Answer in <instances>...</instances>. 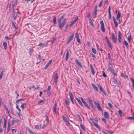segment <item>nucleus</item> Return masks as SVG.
Here are the masks:
<instances>
[{
  "label": "nucleus",
  "instance_id": "obj_17",
  "mask_svg": "<svg viewBox=\"0 0 134 134\" xmlns=\"http://www.w3.org/2000/svg\"><path fill=\"white\" fill-rule=\"evenodd\" d=\"M75 62L77 64H78V65L81 68H82V67L81 64V63L80 62L77 60H75Z\"/></svg>",
  "mask_w": 134,
  "mask_h": 134
},
{
  "label": "nucleus",
  "instance_id": "obj_7",
  "mask_svg": "<svg viewBox=\"0 0 134 134\" xmlns=\"http://www.w3.org/2000/svg\"><path fill=\"white\" fill-rule=\"evenodd\" d=\"M62 117L64 120L68 125H70V123L69 121L67 120L66 118L63 115H62Z\"/></svg>",
  "mask_w": 134,
  "mask_h": 134
},
{
  "label": "nucleus",
  "instance_id": "obj_8",
  "mask_svg": "<svg viewBox=\"0 0 134 134\" xmlns=\"http://www.w3.org/2000/svg\"><path fill=\"white\" fill-rule=\"evenodd\" d=\"M74 34L73 33L70 35L67 43V44H69V43H70V42L73 40L74 37Z\"/></svg>",
  "mask_w": 134,
  "mask_h": 134
},
{
  "label": "nucleus",
  "instance_id": "obj_36",
  "mask_svg": "<svg viewBox=\"0 0 134 134\" xmlns=\"http://www.w3.org/2000/svg\"><path fill=\"white\" fill-rule=\"evenodd\" d=\"M92 52L95 54H96L97 52L96 50L93 48H92Z\"/></svg>",
  "mask_w": 134,
  "mask_h": 134
},
{
  "label": "nucleus",
  "instance_id": "obj_46",
  "mask_svg": "<svg viewBox=\"0 0 134 134\" xmlns=\"http://www.w3.org/2000/svg\"><path fill=\"white\" fill-rule=\"evenodd\" d=\"M102 73H103V76L104 77H105L107 76V75L106 74H105V72L103 71H102Z\"/></svg>",
  "mask_w": 134,
  "mask_h": 134
},
{
  "label": "nucleus",
  "instance_id": "obj_60",
  "mask_svg": "<svg viewBox=\"0 0 134 134\" xmlns=\"http://www.w3.org/2000/svg\"><path fill=\"white\" fill-rule=\"evenodd\" d=\"M47 94L49 96L51 95V92L50 91H48L47 92Z\"/></svg>",
  "mask_w": 134,
  "mask_h": 134
},
{
  "label": "nucleus",
  "instance_id": "obj_39",
  "mask_svg": "<svg viewBox=\"0 0 134 134\" xmlns=\"http://www.w3.org/2000/svg\"><path fill=\"white\" fill-rule=\"evenodd\" d=\"M77 116L78 119H79V120H80V121H82V119H81L80 116V115L79 114H77Z\"/></svg>",
  "mask_w": 134,
  "mask_h": 134
},
{
  "label": "nucleus",
  "instance_id": "obj_57",
  "mask_svg": "<svg viewBox=\"0 0 134 134\" xmlns=\"http://www.w3.org/2000/svg\"><path fill=\"white\" fill-rule=\"evenodd\" d=\"M130 79L131 81V82H132V83H134V80H133V79L131 77L130 78Z\"/></svg>",
  "mask_w": 134,
  "mask_h": 134
},
{
  "label": "nucleus",
  "instance_id": "obj_41",
  "mask_svg": "<svg viewBox=\"0 0 134 134\" xmlns=\"http://www.w3.org/2000/svg\"><path fill=\"white\" fill-rule=\"evenodd\" d=\"M24 100V99H18L16 100V103H18L21 101H23Z\"/></svg>",
  "mask_w": 134,
  "mask_h": 134
},
{
  "label": "nucleus",
  "instance_id": "obj_48",
  "mask_svg": "<svg viewBox=\"0 0 134 134\" xmlns=\"http://www.w3.org/2000/svg\"><path fill=\"white\" fill-rule=\"evenodd\" d=\"M46 120L47 121V123H49V120L48 119V117L47 116H46Z\"/></svg>",
  "mask_w": 134,
  "mask_h": 134
},
{
  "label": "nucleus",
  "instance_id": "obj_45",
  "mask_svg": "<svg viewBox=\"0 0 134 134\" xmlns=\"http://www.w3.org/2000/svg\"><path fill=\"white\" fill-rule=\"evenodd\" d=\"M97 6L96 5L95 6V8H94V12H97Z\"/></svg>",
  "mask_w": 134,
  "mask_h": 134
},
{
  "label": "nucleus",
  "instance_id": "obj_12",
  "mask_svg": "<svg viewBox=\"0 0 134 134\" xmlns=\"http://www.w3.org/2000/svg\"><path fill=\"white\" fill-rule=\"evenodd\" d=\"M91 85L93 89L95 91H98V90L97 87L93 83H92L91 84Z\"/></svg>",
  "mask_w": 134,
  "mask_h": 134
},
{
  "label": "nucleus",
  "instance_id": "obj_4",
  "mask_svg": "<svg viewBox=\"0 0 134 134\" xmlns=\"http://www.w3.org/2000/svg\"><path fill=\"white\" fill-rule=\"evenodd\" d=\"M69 96L71 100V102L73 104H74V96H73V94L71 93L70 92H69Z\"/></svg>",
  "mask_w": 134,
  "mask_h": 134
},
{
  "label": "nucleus",
  "instance_id": "obj_24",
  "mask_svg": "<svg viewBox=\"0 0 134 134\" xmlns=\"http://www.w3.org/2000/svg\"><path fill=\"white\" fill-rule=\"evenodd\" d=\"M53 22L54 25H55L56 24V17L55 16H54L53 19Z\"/></svg>",
  "mask_w": 134,
  "mask_h": 134
},
{
  "label": "nucleus",
  "instance_id": "obj_25",
  "mask_svg": "<svg viewBox=\"0 0 134 134\" xmlns=\"http://www.w3.org/2000/svg\"><path fill=\"white\" fill-rule=\"evenodd\" d=\"M35 128L37 129H40L41 128V126L40 124L37 125L35 126Z\"/></svg>",
  "mask_w": 134,
  "mask_h": 134
},
{
  "label": "nucleus",
  "instance_id": "obj_15",
  "mask_svg": "<svg viewBox=\"0 0 134 134\" xmlns=\"http://www.w3.org/2000/svg\"><path fill=\"white\" fill-rule=\"evenodd\" d=\"M104 115L105 118L108 119L109 118V115L108 113L106 111L104 112Z\"/></svg>",
  "mask_w": 134,
  "mask_h": 134
},
{
  "label": "nucleus",
  "instance_id": "obj_14",
  "mask_svg": "<svg viewBox=\"0 0 134 134\" xmlns=\"http://www.w3.org/2000/svg\"><path fill=\"white\" fill-rule=\"evenodd\" d=\"M26 107V104L25 103H22L21 105L20 108L24 110Z\"/></svg>",
  "mask_w": 134,
  "mask_h": 134
},
{
  "label": "nucleus",
  "instance_id": "obj_42",
  "mask_svg": "<svg viewBox=\"0 0 134 134\" xmlns=\"http://www.w3.org/2000/svg\"><path fill=\"white\" fill-rule=\"evenodd\" d=\"M12 133L13 134H14V133L16 132L17 131V130L16 129H12Z\"/></svg>",
  "mask_w": 134,
  "mask_h": 134
},
{
  "label": "nucleus",
  "instance_id": "obj_21",
  "mask_svg": "<svg viewBox=\"0 0 134 134\" xmlns=\"http://www.w3.org/2000/svg\"><path fill=\"white\" fill-rule=\"evenodd\" d=\"M89 21L90 25L93 27H94L93 23L91 18H89Z\"/></svg>",
  "mask_w": 134,
  "mask_h": 134
},
{
  "label": "nucleus",
  "instance_id": "obj_34",
  "mask_svg": "<svg viewBox=\"0 0 134 134\" xmlns=\"http://www.w3.org/2000/svg\"><path fill=\"white\" fill-rule=\"evenodd\" d=\"M127 40L129 42H130L131 41V34H130L129 36L127 38Z\"/></svg>",
  "mask_w": 134,
  "mask_h": 134
},
{
  "label": "nucleus",
  "instance_id": "obj_2",
  "mask_svg": "<svg viewBox=\"0 0 134 134\" xmlns=\"http://www.w3.org/2000/svg\"><path fill=\"white\" fill-rule=\"evenodd\" d=\"M100 24L101 25V29L102 31L103 32H105V29L104 27V25L103 20L100 21Z\"/></svg>",
  "mask_w": 134,
  "mask_h": 134
},
{
  "label": "nucleus",
  "instance_id": "obj_10",
  "mask_svg": "<svg viewBox=\"0 0 134 134\" xmlns=\"http://www.w3.org/2000/svg\"><path fill=\"white\" fill-rule=\"evenodd\" d=\"M52 62V60H50L44 67L45 69H47L49 66Z\"/></svg>",
  "mask_w": 134,
  "mask_h": 134
},
{
  "label": "nucleus",
  "instance_id": "obj_32",
  "mask_svg": "<svg viewBox=\"0 0 134 134\" xmlns=\"http://www.w3.org/2000/svg\"><path fill=\"white\" fill-rule=\"evenodd\" d=\"M107 43L108 44V45L109 47L111 49H112L113 48V47H112V46L111 45V43H110V42H109Z\"/></svg>",
  "mask_w": 134,
  "mask_h": 134
},
{
  "label": "nucleus",
  "instance_id": "obj_11",
  "mask_svg": "<svg viewBox=\"0 0 134 134\" xmlns=\"http://www.w3.org/2000/svg\"><path fill=\"white\" fill-rule=\"evenodd\" d=\"M11 125L10 124V123L9 122H8V127L7 128V133H8L9 131L10 130V127Z\"/></svg>",
  "mask_w": 134,
  "mask_h": 134
},
{
  "label": "nucleus",
  "instance_id": "obj_51",
  "mask_svg": "<svg viewBox=\"0 0 134 134\" xmlns=\"http://www.w3.org/2000/svg\"><path fill=\"white\" fill-rule=\"evenodd\" d=\"M109 14V18L110 20L111 19V13H108Z\"/></svg>",
  "mask_w": 134,
  "mask_h": 134
},
{
  "label": "nucleus",
  "instance_id": "obj_35",
  "mask_svg": "<svg viewBox=\"0 0 134 134\" xmlns=\"http://www.w3.org/2000/svg\"><path fill=\"white\" fill-rule=\"evenodd\" d=\"M83 103L86 107H87L88 109H90V107L88 106V104H87V103L85 101H84V102H83Z\"/></svg>",
  "mask_w": 134,
  "mask_h": 134
},
{
  "label": "nucleus",
  "instance_id": "obj_50",
  "mask_svg": "<svg viewBox=\"0 0 134 134\" xmlns=\"http://www.w3.org/2000/svg\"><path fill=\"white\" fill-rule=\"evenodd\" d=\"M64 15H62L61 17L60 18V19H58V21H59V20H60V21H61L64 18Z\"/></svg>",
  "mask_w": 134,
  "mask_h": 134
},
{
  "label": "nucleus",
  "instance_id": "obj_22",
  "mask_svg": "<svg viewBox=\"0 0 134 134\" xmlns=\"http://www.w3.org/2000/svg\"><path fill=\"white\" fill-rule=\"evenodd\" d=\"M69 52L68 51H67L66 52V61H67L68 60V59L69 58Z\"/></svg>",
  "mask_w": 134,
  "mask_h": 134
},
{
  "label": "nucleus",
  "instance_id": "obj_44",
  "mask_svg": "<svg viewBox=\"0 0 134 134\" xmlns=\"http://www.w3.org/2000/svg\"><path fill=\"white\" fill-rule=\"evenodd\" d=\"M12 24L13 26H14V27H15V29H17V28L16 27V26L15 25V24L13 22H12Z\"/></svg>",
  "mask_w": 134,
  "mask_h": 134
},
{
  "label": "nucleus",
  "instance_id": "obj_43",
  "mask_svg": "<svg viewBox=\"0 0 134 134\" xmlns=\"http://www.w3.org/2000/svg\"><path fill=\"white\" fill-rule=\"evenodd\" d=\"M87 100L89 103L92 102V101L90 98L88 97L87 98Z\"/></svg>",
  "mask_w": 134,
  "mask_h": 134
},
{
  "label": "nucleus",
  "instance_id": "obj_47",
  "mask_svg": "<svg viewBox=\"0 0 134 134\" xmlns=\"http://www.w3.org/2000/svg\"><path fill=\"white\" fill-rule=\"evenodd\" d=\"M14 12H15V13H18V14L19 13V10H17L16 9H14Z\"/></svg>",
  "mask_w": 134,
  "mask_h": 134
},
{
  "label": "nucleus",
  "instance_id": "obj_62",
  "mask_svg": "<svg viewBox=\"0 0 134 134\" xmlns=\"http://www.w3.org/2000/svg\"><path fill=\"white\" fill-rule=\"evenodd\" d=\"M97 14V12H94V15L93 17L94 18H96Z\"/></svg>",
  "mask_w": 134,
  "mask_h": 134
},
{
  "label": "nucleus",
  "instance_id": "obj_49",
  "mask_svg": "<svg viewBox=\"0 0 134 134\" xmlns=\"http://www.w3.org/2000/svg\"><path fill=\"white\" fill-rule=\"evenodd\" d=\"M108 58L109 60H111V57L110 53H108Z\"/></svg>",
  "mask_w": 134,
  "mask_h": 134
},
{
  "label": "nucleus",
  "instance_id": "obj_56",
  "mask_svg": "<svg viewBox=\"0 0 134 134\" xmlns=\"http://www.w3.org/2000/svg\"><path fill=\"white\" fill-rule=\"evenodd\" d=\"M114 82L116 84H117L118 83V82L114 78Z\"/></svg>",
  "mask_w": 134,
  "mask_h": 134
},
{
  "label": "nucleus",
  "instance_id": "obj_9",
  "mask_svg": "<svg viewBox=\"0 0 134 134\" xmlns=\"http://www.w3.org/2000/svg\"><path fill=\"white\" fill-rule=\"evenodd\" d=\"M57 109V104L55 103L54 104V105L53 107V111L54 113L56 114H57L56 110Z\"/></svg>",
  "mask_w": 134,
  "mask_h": 134
},
{
  "label": "nucleus",
  "instance_id": "obj_23",
  "mask_svg": "<svg viewBox=\"0 0 134 134\" xmlns=\"http://www.w3.org/2000/svg\"><path fill=\"white\" fill-rule=\"evenodd\" d=\"M52 39L53 40L50 41L51 42L50 44L51 45H52L54 43V42L56 40V38L53 37Z\"/></svg>",
  "mask_w": 134,
  "mask_h": 134
},
{
  "label": "nucleus",
  "instance_id": "obj_52",
  "mask_svg": "<svg viewBox=\"0 0 134 134\" xmlns=\"http://www.w3.org/2000/svg\"><path fill=\"white\" fill-rule=\"evenodd\" d=\"M108 105L109 106V107L110 108H112L113 107L112 105L110 103H108Z\"/></svg>",
  "mask_w": 134,
  "mask_h": 134
},
{
  "label": "nucleus",
  "instance_id": "obj_6",
  "mask_svg": "<svg viewBox=\"0 0 134 134\" xmlns=\"http://www.w3.org/2000/svg\"><path fill=\"white\" fill-rule=\"evenodd\" d=\"M58 74L57 73H56L54 76V82L56 85L57 83L58 79Z\"/></svg>",
  "mask_w": 134,
  "mask_h": 134
},
{
  "label": "nucleus",
  "instance_id": "obj_3",
  "mask_svg": "<svg viewBox=\"0 0 134 134\" xmlns=\"http://www.w3.org/2000/svg\"><path fill=\"white\" fill-rule=\"evenodd\" d=\"M97 85L98 88L99 89L100 91L102 92L103 93V94H104L105 95H106V92L104 90V89L99 84H97Z\"/></svg>",
  "mask_w": 134,
  "mask_h": 134
},
{
  "label": "nucleus",
  "instance_id": "obj_61",
  "mask_svg": "<svg viewBox=\"0 0 134 134\" xmlns=\"http://www.w3.org/2000/svg\"><path fill=\"white\" fill-rule=\"evenodd\" d=\"M111 73L113 74L115 76H117V75L116 74L115 72L114 71H113Z\"/></svg>",
  "mask_w": 134,
  "mask_h": 134
},
{
  "label": "nucleus",
  "instance_id": "obj_1",
  "mask_svg": "<svg viewBox=\"0 0 134 134\" xmlns=\"http://www.w3.org/2000/svg\"><path fill=\"white\" fill-rule=\"evenodd\" d=\"M66 19H64L62 21H60V20L59 21L58 23V26L60 29H61L64 26L66 23Z\"/></svg>",
  "mask_w": 134,
  "mask_h": 134
},
{
  "label": "nucleus",
  "instance_id": "obj_16",
  "mask_svg": "<svg viewBox=\"0 0 134 134\" xmlns=\"http://www.w3.org/2000/svg\"><path fill=\"white\" fill-rule=\"evenodd\" d=\"M123 43L125 45L126 48L128 49L129 48V44L125 40L123 42Z\"/></svg>",
  "mask_w": 134,
  "mask_h": 134
},
{
  "label": "nucleus",
  "instance_id": "obj_27",
  "mask_svg": "<svg viewBox=\"0 0 134 134\" xmlns=\"http://www.w3.org/2000/svg\"><path fill=\"white\" fill-rule=\"evenodd\" d=\"M93 125L94 126H95L96 127L98 128L99 129L100 127L97 124L94 122V121H93Z\"/></svg>",
  "mask_w": 134,
  "mask_h": 134
},
{
  "label": "nucleus",
  "instance_id": "obj_64",
  "mask_svg": "<svg viewBox=\"0 0 134 134\" xmlns=\"http://www.w3.org/2000/svg\"><path fill=\"white\" fill-rule=\"evenodd\" d=\"M118 113L120 115H121L122 114V112L121 110H118Z\"/></svg>",
  "mask_w": 134,
  "mask_h": 134
},
{
  "label": "nucleus",
  "instance_id": "obj_59",
  "mask_svg": "<svg viewBox=\"0 0 134 134\" xmlns=\"http://www.w3.org/2000/svg\"><path fill=\"white\" fill-rule=\"evenodd\" d=\"M13 17L15 16V14H16L15 13L14 10H13Z\"/></svg>",
  "mask_w": 134,
  "mask_h": 134
},
{
  "label": "nucleus",
  "instance_id": "obj_63",
  "mask_svg": "<svg viewBox=\"0 0 134 134\" xmlns=\"http://www.w3.org/2000/svg\"><path fill=\"white\" fill-rule=\"evenodd\" d=\"M77 42L80 44L81 43V42L80 39L79 38H77Z\"/></svg>",
  "mask_w": 134,
  "mask_h": 134
},
{
  "label": "nucleus",
  "instance_id": "obj_29",
  "mask_svg": "<svg viewBox=\"0 0 134 134\" xmlns=\"http://www.w3.org/2000/svg\"><path fill=\"white\" fill-rule=\"evenodd\" d=\"M120 13L119 12H118L117 14V16L116 18L117 19H118L120 18Z\"/></svg>",
  "mask_w": 134,
  "mask_h": 134
},
{
  "label": "nucleus",
  "instance_id": "obj_26",
  "mask_svg": "<svg viewBox=\"0 0 134 134\" xmlns=\"http://www.w3.org/2000/svg\"><path fill=\"white\" fill-rule=\"evenodd\" d=\"M65 102L66 103V105H69L70 104V102L69 100H68L66 99H65Z\"/></svg>",
  "mask_w": 134,
  "mask_h": 134
},
{
  "label": "nucleus",
  "instance_id": "obj_53",
  "mask_svg": "<svg viewBox=\"0 0 134 134\" xmlns=\"http://www.w3.org/2000/svg\"><path fill=\"white\" fill-rule=\"evenodd\" d=\"M80 126L81 127L82 129V130H85V128L83 126V125L82 124H80Z\"/></svg>",
  "mask_w": 134,
  "mask_h": 134
},
{
  "label": "nucleus",
  "instance_id": "obj_40",
  "mask_svg": "<svg viewBox=\"0 0 134 134\" xmlns=\"http://www.w3.org/2000/svg\"><path fill=\"white\" fill-rule=\"evenodd\" d=\"M103 2V0H102L99 3L98 5V6L99 7H100L102 6V4Z\"/></svg>",
  "mask_w": 134,
  "mask_h": 134
},
{
  "label": "nucleus",
  "instance_id": "obj_37",
  "mask_svg": "<svg viewBox=\"0 0 134 134\" xmlns=\"http://www.w3.org/2000/svg\"><path fill=\"white\" fill-rule=\"evenodd\" d=\"M108 69L111 72H112L114 70L112 69V68L110 67V66H108Z\"/></svg>",
  "mask_w": 134,
  "mask_h": 134
},
{
  "label": "nucleus",
  "instance_id": "obj_58",
  "mask_svg": "<svg viewBox=\"0 0 134 134\" xmlns=\"http://www.w3.org/2000/svg\"><path fill=\"white\" fill-rule=\"evenodd\" d=\"M44 45V44L42 43H40V44L38 45V46H40V47H42Z\"/></svg>",
  "mask_w": 134,
  "mask_h": 134
},
{
  "label": "nucleus",
  "instance_id": "obj_19",
  "mask_svg": "<svg viewBox=\"0 0 134 134\" xmlns=\"http://www.w3.org/2000/svg\"><path fill=\"white\" fill-rule=\"evenodd\" d=\"M77 19L78 18H77L75 19L73 21L71 22V23L69 25V27H71V26L76 22Z\"/></svg>",
  "mask_w": 134,
  "mask_h": 134
},
{
  "label": "nucleus",
  "instance_id": "obj_30",
  "mask_svg": "<svg viewBox=\"0 0 134 134\" xmlns=\"http://www.w3.org/2000/svg\"><path fill=\"white\" fill-rule=\"evenodd\" d=\"M28 130L29 132L32 134H36L35 133L32 132L31 130L29 128L27 129Z\"/></svg>",
  "mask_w": 134,
  "mask_h": 134
},
{
  "label": "nucleus",
  "instance_id": "obj_54",
  "mask_svg": "<svg viewBox=\"0 0 134 134\" xmlns=\"http://www.w3.org/2000/svg\"><path fill=\"white\" fill-rule=\"evenodd\" d=\"M75 36L76 37V38H79V35L77 33H75Z\"/></svg>",
  "mask_w": 134,
  "mask_h": 134
},
{
  "label": "nucleus",
  "instance_id": "obj_31",
  "mask_svg": "<svg viewBox=\"0 0 134 134\" xmlns=\"http://www.w3.org/2000/svg\"><path fill=\"white\" fill-rule=\"evenodd\" d=\"M6 127V121L5 119H4V125L3 126V127L5 128Z\"/></svg>",
  "mask_w": 134,
  "mask_h": 134
},
{
  "label": "nucleus",
  "instance_id": "obj_33",
  "mask_svg": "<svg viewBox=\"0 0 134 134\" xmlns=\"http://www.w3.org/2000/svg\"><path fill=\"white\" fill-rule=\"evenodd\" d=\"M115 25V28H116L118 26V22L116 21V20L114 21Z\"/></svg>",
  "mask_w": 134,
  "mask_h": 134
},
{
  "label": "nucleus",
  "instance_id": "obj_5",
  "mask_svg": "<svg viewBox=\"0 0 134 134\" xmlns=\"http://www.w3.org/2000/svg\"><path fill=\"white\" fill-rule=\"evenodd\" d=\"M111 36L112 39L114 43H116V42L117 39L116 38L115 35L113 33H111Z\"/></svg>",
  "mask_w": 134,
  "mask_h": 134
},
{
  "label": "nucleus",
  "instance_id": "obj_28",
  "mask_svg": "<svg viewBox=\"0 0 134 134\" xmlns=\"http://www.w3.org/2000/svg\"><path fill=\"white\" fill-rule=\"evenodd\" d=\"M97 108L99 111H103L102 108L100 106V104L97 106Z\"/></svg>",
  "mask_w": 134,
  "mask_h": 134
},
{
  "label": "nucleus",
  "instance_id": "obj_13",
  "mask_svg": "<svg viewBox=\"0 0 134 134\" xmlns=\"http://www.w3.org/2000/svg\"><path fill=\"white\" fill-rule=\"evenodd\" d=\"M90 68L91 70V72L92 74L93 75H94L95 74V72L94 70V69L92 65L91 64L90 65Z\"/></svg>",
  "mask_w": 134,
  "mask_h": 134
},
{
  "label": "nucleus",
  "instance_id": "obj_38",
  "mask_svg": "<svg viewBox=\"0 0 134 134\" xmlns=\"http://www.w3.org/2000/svg\"><path fill=\"white\" fill-rule=\"evenodd\" d=\"M122 36V34L120 31L118 32V38H121Z\"/></svg>",
  "mask_w": 134,
  "mask_h": 134
},
{
  "label": "nucleus",
  "instance_id": "obj_18",
  "mask_svg": "<svg viewBox=\"0 0 134 134\" xmlns=\"http://www.w3.org/2000/svg\"><path fill=\"white\" fill-rule=\"evenodd\" d=\"M75 99L77 100V101L78 102V103L79 104L82 106H83V105L81 102V101L79 100L78 98L77 97H75Z\"/></svg>",
  "mask_w": 134,
  "mask_h": 134
},
{
  "label": "nucleus",
  "instance_id": "obj_20",
  "mask_svg": "<svg viewBox=\"0 0 134 134\" xmlns=\"http://www.w3.org/2000/svg\"><path fill=\"white\" fill-rule=\"evenodd\" d=\"M3 45L5 50H6L7 48V44L6 42H4L3 43Z\"/></svg>",
  "mask_w": 134,
  "mask_h": 134
},
{
  "label": "nucleus",
  "instance_id": "obj_55",
  "mask_svg": "<svg viewBox=\"0 0 134 134\" xmlns=\"http://www.w3.org/2000/svg\"><path fill=\"white\" fill-rule=\"evenodd\" d=\"M127 119H130V120H133V119H134V118L133 117H128L127 118Z\"/></svg>",
  "mask_w": 134,
  "mask_h": 134
}]
</instances>
